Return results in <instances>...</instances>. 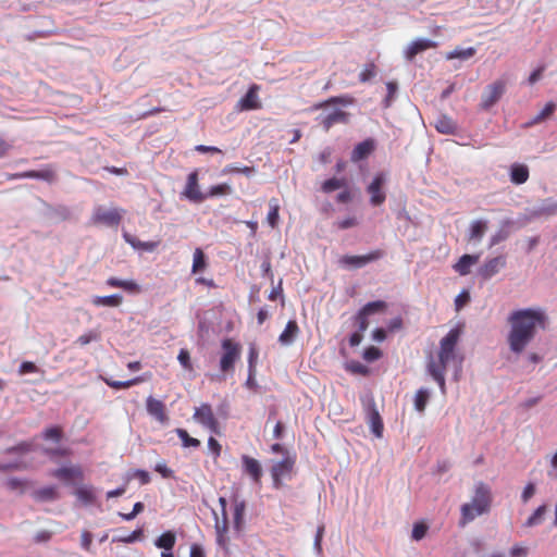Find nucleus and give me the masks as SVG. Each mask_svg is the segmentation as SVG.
I'll return each instance as SVG.
<instances>
[{"label": "nucleus", "instance_id": "e2e57ef3", "mask_svg": "<svg viewBox=\"0 0 557 557\" xmlns=\"http://www.w3.org/2000/svg\"><path fill=\"white\" fill-rule=\"evenodd\" d=\"M51 537H52V532H50L48 530H41L36 533L34 541L37 544L47 543L51 540Z\"/></svg>", "mask_w": 557, "mask_h": 557}, {"label": "nucleus", "instance_id": "c03bdc74", "mask_svg": "<svg viewBox=\"0 0 557 557\" xmlns=\"http://www.w3.org/2000/svg\"><path fill=\"white\" fill-rule=\"evenodd\" d=\"M176 434L181 438L184 447H199L200 441L191 437L184 429H176Z\"/></svg>", "mask_w": 557, "mask_h": 557}, {"label": "nucleus", "instance_id": "f704fd0d", "mask_svg": "<svg viewBox=\"0 0 557 557\" xmlns=\"http://www.w3.org/2000/svg\"><path fill=\"white\" fill-rule=\"evenodd\" d=\"M348 182L345 177H332L323 182L321 189L323 193L330 194L336 189L347 187Z\"/></svg>", "mask_w": 557, "mask_h": 557}, {"label": "nucleus", "instance_id": "7c9ffc66", "mask_svg": "<svg viewBox=\"0 0 557 557\" xmlns=\"http://www.w3.org/2000/svg\"><path fill=\"white\" fill-rule=\"evenodd\" d=\"M352 102H354V99L350 96H335V97H331L324 101H321L319 103H315L312 107V109L320 110V109H324L331 104L348 106V104H351Z\"/></svg>", "mask_w": 557, "mask_h": 557}, {"label": "nucleus", "instance_id": "7ed1b4c3", "mask_svg": "<svg viewBox=\"0 0 557 557\" xmlns=\"http://www.w3.org/2000/svg\"><path fill=\"white\" fill-rule=\"evenodd\" d=\"M492 500L491 487L484 482L476 483L471 500L460 508L459 525L465 527L476 517L487 513L491 510Z\"/></svg>", "mask_w": 557, "mask_h": 557}, {"label": "nucleus", "instance_id": "0e129e2a", "mask_svg": "<svg viewBox=\"0 0 557 557\" xmlns=\"http://www.w3.org/2000/svg\"><path fill=\"white\" fill-rule=\"evenodd\" d=\"M208 447L211 450V453L214 455L215 458H218L221 455V450H222L221 444L214 437H212V436L209 437Z\"/></svg>", "mask_w": 557, "mask_h": 557}, {"label": "nucleus", "instance_id": "8fccbe9b", "mask_svg": "<svg viewBox=\"0 0 557 557\" xmlns=\"http://www.w3.org/2000/svg\"><path fill=\"white\" fill-rule=\"evenodd\" d=\"M232 193V188L228 184L223 183L219 185H214L210 187L207 197H215V196H222V195H228Z\"/></svg>", "mask_w": 557, "mask_h": 557}, {"label": "nucleus", "instance_id": "de8ad7c7", "mask_svg": "<svg viewBox=\"0 0 557 557\" xmlns=\"http://www.w3.org/2000/svg\"><path fill=\"white\" fill-rule=\"evenodd\" d=\"M177 360L186 371L191 372L194 370L191 359H190V354L186 348H182L180 350Z\"/></svg>", "mask_w": 557, "mask_h": 557}, {"label": "nucleus", "instance_id": "5fc2aeb1", "mask_svg": "<svg viewBox=\"0 0 557 557\" xmlns=\"http://www.w3.org/2000/svg\"><path fill=\"white\" fill-rule=\"evenodd\" d=\"M26 481L25 480H22V479H18V478H10L7 482H5V485L9 490L11 491H20L21 493L24 492L25 487H26Z\"/></svg>", "mask_w": 557, "mask_h": 557}, {"label": "nucleus", "instance_id": "bb28decb", "mask_svg": "<svg viewBox=\"0 0 557 557\" xmlns=\"http://www.w3.org/2000/svg\"><path fill=\"white\" fill-rule=\"evenodd\" d=\"M33 497L37 502H51L59 498V493L54 486H45L36 490Z\"/></svg>", "mask_w": 557, "mask_h": 557}, {"label": "nucleus", "instance_id": "f257e3e1", "mask_svg": "<svg viewBox=\"0 0 557 557\" xmlns=\"http://www.w3.org/2000/svg\"><path fill=\"white\" fill-rule=\"evenodd\" d=\"M546 320L545 313L540 309L512 311L508 318L510 331L507 336L510 350L521 354L534 338L536 330L545 329Z\"/></svg>", "mask_w": 557, "mask_h": 557}, {"label": "nucleus", "instance_id": "f8f14e48", "mask_svg": "<svg viewBox=\"0 0 557 557\" xmlns=\"http://www.w3.org/2000/svg\"><path fill=\"white\" fill-rule=\"evenodd\" d=\"M9 181L22 180V178H36L46 182H53L55 180V171L51 165H47L41 170L25 171L21 173L9 174L7 177Z\"/></svg>", "mask_w": 557, "mask_h": 557}, {"label": "nucleus", "instance_id": "b1692460", "mask_svg": "<svg viewBox=\"0 0 557 557\" xmlns=\"http://www.w3.org/2000/svg\"><path fill=\"white\" fill-rule=\"evenodd\" d=\"M300 333L299 326L296 320H289L284 331L278 336V342L283 346H289Z\"/></svg>", "mask_w": 557, "mask_h": 557}, {"label": "nucleus", "instance_id": "ea45409f", "mask_svg": "<svg viewBox=\"0 0 557 557\" xmlns=\"http://www.w3.org/2000/svg\"><path fill=\"white\" fill-rule=\"evenodd\" d=\"M547 511V506L542 505L527 519L524 527L531 528L540 524L543 521L544 515Z\"/></svg>", "mask_w": 557, "mask_h": 557}, {"label": "nucleus", "instance_id": "6e6552de", "mask_svg": "<svg viewBox=\"0 0 557 557\" xmlns=\"http://www.w3.org/2000/svg\"><path fill=\"white\" fill-rule=\"evenodd\" d=\"M382 249H375L363 256H348L345 255L339 259V263L343 267L359 269L367 265L370 262L376 261L384 257Z\"/></svg>", "mask_w": 557, "mask_h": 557}, {"label": "nucleus", "instance_id": "1a4fd4ad", "mask_svg": "<svg viewBox=\"0 0 557 557\" xmlns=\"http://www.w3.org/2000/svg\"><path fill=\"white\" fill-rule=\"evenodd\" d=\"M386 309V302L383 300L371 301L364 305L355 317L359 332H364L369 326L368 317Z\"/></svg>", "mask_w": 557, "mask_h": 557}, {"label": "nucleus", "instance_id": "4d7b16f0", "mask_svg": "<svg viewBox=\"0 0 557 557\" xmlns=\"http://www.w3.org/2000/svg\"><path fill=\"white\" fill-rule=\"evenodd\" d=\"M224 172L225 173H242V174H245L246 176H249L251 175L253 172H255V169L252 166H233V165H228L224 169Z\"/></svg>", "mask_w": 557, "mask_h": 557}, {"label": "nucleus", "instance_id": "338daca9", "mask_svg": "<svg viewBox=\"0 0 557 557\" xmlns=\"http://www.w3.org/2000/svg\"><path fill=\"white\" fill-rule=\"evenodd\" d=\"M92 543V534L89 531H83L81 536V544L85 550H89Z\"/></svg>", "mask_w": 557, "mask_h": 557}, {"label": "nucleus", "instance_id": "4468645a", "mask_svg": "<svg viewBox=\"0 0 557 557\" xmlns=\"http://www.w3.org/2000/svg\"><path fill=\"white\" fill-rule=\"evenodd\" d=\"M233 505V524L236 531H240L245 522L246 500L240 497L238 492H234L231 496Z\"/></svg>", "mask_w": 557, "mask_h": 557}, {"label": "nucleus", "instance_id": "49530a36", "mask_svg": "<svg viewBox=\"0 0 557 557\" xmlns=\"http://www.w3.org/2000/svg\"><path fill=\"white\" fill-rule=\"evenodd\" d=\"M100 339V333L98 331H88L81 336L77 337L76 344L79 346H86L91 342H96Z\"/></svg>", "mask_w": 557, "mask_h": 557}, {"label": "nucleus", "instance_id": "6e6d98bb", "mask_svg": "<svg viewBox=\"0 0 557 557\" xmlns=\"http://www.w3.org/2000/svg\"><path fill=\"white\" fill-rule=\"evenodd\" d=\"M143 535H144L143 529H136L128 535L116 539V541L129 544V543H134L136 541L141 540Z\"/></svg>", "mask_w": 557, "mask_h": 557}, {"label": "nucleus", "instance_id": "6ab92c4d", "mask_svg": "<svg viewBox=\"0 0 557 557\" xmlns=\"http://www.w3.org/2000/svg\"><path fill=\"white\" fill-rule=\"evenodd\" d=\"M242 463L244 473H246L252 482L259 484L263 474L261 463L248 455L242 456Z\"/></svg>", "mask_w": 557, "mask_h": 557}, {"label": "nucleus", "instance_id": "5701e85b", "mask_svg": "<svg viewBox=\"0 0 557 557\" xmlns=\"http://www.w3.org/2000/svg\"><path fill=\"white\" fill-rule=\"evenodd\" d=\"M375 149V143L373 139L368 138L361 143H359L351 152V161L359 162L366 158H368Z\"/></svg>", "mask_w": 557, "mask_h": 557}, {"label": "nucleus", "instance_id": "c9c22d12", "mask_svg": "<svg viewBox=\"0 0 557 557\" xmlns=\"http://www.w3.org/2000/svg\"><path fill=\"white\" fill-rule=\"evenodd\" d=\"M176 543V536L173 532L166 531L162 533L157 540H156V546L159 548H162L164 550H172L174 545Z\"/></svg>", "mask_w": 557, "mask_h": 557}, {"label": "nucleus", "instance_id": "20e7f679", "mask_svg": "<svg viewBox=\"0 0 557 557\" xmlns=\"http://www.w3.org/2000/svg\"><path fill=\"white\" fill-rule=\"evenodd\" d=\"M222 355L220 357L219 368L223 374H232L236 362L240 359L242 346L232 338H224L221 342Z\"/></svg>", "mask_w": 557, "mask_h": 557}, {"label": "nucleus", "instance_id": "aec40b11", "mask_svg": "<svg viewBox=\"0 0 557 557\" xmlns=\"http://www.w3.org/2000/svg\"><path fill=\"white\" fill-rule=\"evenodd\" d=\"M51 475L64 482L83 480L84 473L79 466L62 467L52 471Z\"/></svg>", "mask_w": 557, "mask_h": 557}, {"label": "nucleus", "instance_id": "9d476101", "mask_svg": "<svg viewBox=\"0 0 557 557\" xmlns=\"http://www.w3.org/2000/svg\"><path fill=\"white\" fill-rule=\"evenodd\" d=\"M194 419L214 434H220L219 421L209 404H202L194 412Z\"/></svg>", "mask_w": 557, "mask_h": 557}, {"label": "nucleus", "instance_id": "e433bc0d", "mask_svg": "<svg viewBox=\"0 0 557 557\" xmlns=\"http://www.w3.org/2000/svg\"><path fill=\"white\" fill-rule=\"evenodd\" d=\"M487 230V224L485 221L475 220L472 222L470 226L469 240L480 242L484 236L485 231Z\"/></svg>", "mask_w": 557, "mask_h": 557}, {"label": "nucleus", "instance_id": "79ce46f5", "mask_svg": "<svg viewBox=\"0 0 557 557\" xmlns=\"http://www.w3.org/2000/svg\"><path fill=\"white\" fill-rule=\"evenodd\" d=\"M475 54V49L473 47H469L467 49H455L446 54L447 60L453 59H461L467 60Z\"/></svg>", "mask_w": 557, "mask_h": 557}, {"label": "nucleus", "instance_id": "f3484780", "mask_svg": "<svg viewBox=\"0 0 557 557\" xmlns=\"http://www.w3.org/2000/svg\"><path fill=\"white\" fill-rule=\"evenodd\" d=\"M259 86L253 84L249 87L246 95L239 99L237 109L239 111H250L261 108V102L258 97Z\"/></svg>", "mask_w": 557, "mask_h": 557}, {"label": "nucleus", "instance_id": "412c9836", "mask_svg": "<svg viewBox=\"0 0 557 557\" xmlns=\"http://www.w3.org/2000/svg\"><path fill=\"white\" fill-rule=\"evenodd\" d=\"M146 409L147 412L159 422L164 423L168 421L165 406L161 400L149 396L146 400Z\"/></svg>", "mask_w": 557, "mask_h": 557}, {"label": "nucleus", "instance_id": "4c0bfd02", "mask_svg": "<svg viewBox=\"0 0 557 557\" xmlns=\"http://www.w3.org/2000/svg\"><path fill=\"white\" fill-rule=\"evenodd\" d=\"M75 496L84 505H89L95 502V493L91 486H79L75 490Z\"/></svg>", "mask_w": 557, "mask_h": 557}, {"label": "nucleus", "instance_id": "a19ab883", "mask_svg": "<svg viewBox=\"0 0 557 557\" xmlns=\"http://www.w3.org/2000/svg\"><path fill=\"white\" fill-rule=\"evenodd\" d=\"M430 394L428 389L420 388L417 391L414 396V408L419 412H423L425 410L426 404L429 401Z\"/></svg>", "mask_w": 557, "mask_h": 557}, {"label": "nucleus", "instance_id": "2f4dec72", "mask_svg": "<svg viewBox=\"0 0 557 557\" xmlns=\"http://www.w3.org/2000/svg\"><path fill=\"white\" fill-rule=\"evenodd\" d=\"M369 422H370V428H371L372 433L376 437H381L382 434H383L384 425H383L382 418H381L379 411L375 409L374 406L371 409L370 417H369Z\"/></svg>", "mask_w": 557, "mask_h": 557}, {"label": "nucleus", "instance_id": "39448f33", "mask_svg": "<svg viewBox=\"0 0 557 557\" xmlns=\"http://www.w3.org/2000/svg\"><path fill=\"white\" fill-rule=\"evenodd\" d=\"M123 210L120 209H106L102 206H98L94 209L90 218L91 225H106L116 227L122 221Z\"/></svg>", "mask_w": 557, "mask_h": 557}, {"label": "nucleus", "instance_id": "2eb2a0df", "mask_svg": "<svg viewBox=\"0 0 557 557\" xmlns=\"http://www.w3.org/2000/svg\"><path fill=\"white\" fill-rule=\"evenodd\" d=\"M506 267V257L505 256H497L494 258H491L486 260L480 268H479V275L483 280H490L494 275H496L502 269Z\"/></svg>", "mask_w": 557, "mask_h": 557}, {"label": "nucleus", "instance_id": "393cba45", "mask_svg": "<svg viewBox=\"0 0 557 557\" xmlns=\"http://www.w3.org/2000/svg\"><path fill=\"white\" fill-rule=\"evenodd\" d=\"M479 258L478 255H463L458 262L454 264V270L460 275H468L470 273V267L475 264Z\"/></svg>", "mask_w": 557, "mask_h": 557}, {"label": "nucleus", "instance_id": "cd10ccee", "mask_svg": "<svg viewBox=\"0 0 557 557\" xmlns=\"http://www.w3.org/2000/svg\"><path fill=\"white\" fill-rule=\"evenodd\" d=\"M123 237L126 243H128L135 249L139 250L153 251L159 245L158 242H141L127 233H124Z\"/></svg>", "mask_w": 557, "mask_h": 557}, {"label": "nucleus", "instance_id": "0eeeda50", "mask_svg": "<svg viewBox=\"0 0 557 557\" xmlns=\"http://www.w3.org/2000/svg\"><path fill=\"white\" fill-rule=\"evenodd\" d=\"M219 504L221 506V519L215 516V533H216V543L223 547L226 548L228 544V517L226 511L227 500L225 497L219 498Z\"/></svg>", "mask_w": 557, "mask_h": 557}, {"label": "nucleus", "instance_id": "a211bd4d", "mask_svg": "<svg viewBox=\"0 0 557 557\" xmlns=\"http://www.w3.org/2000/svg\"><path fill=\"white\" fill-rule=\"evenodd\" d=\"M317 121L325 132H329L335 124H346L349 121V113L343 110H335L326 115H319Z\"/></svg>", "mask_w": 557, "mask_h": 557}, {"label": "nucleus", "instance_id": "423d86ee", "mask_svg": "<svg viewBox=\"0 0 557 557\" xmlns=\"http://www.w3.org/2000/svg\"><path fill=\"white\" fill-rule=\"evenodd\" d=\"M505 90L506 83L502 79L490 84L481 96V109L486 111L495 106L505 94Z\"/></svg>", "mask_w": 557, "mask_h": 557}, {"label": "nucleus", "instance_id": "a878e982", "mask_svg": "<svg viewBox=\"0 0 557 557\" xmlns=\"http://www.w3.org/2000/svg\"><path fill=\"white\" fill-rule=\"evenodd\" d=\"M529 180V169L524 164L515 163L510 168V181L516 185H521Z\"/></svg>", "mask_w": 557, "mask_h": 557}, {"label": "nucleus", "instance_id": "f03ea898", "mask_svg": "<svg viewBox=\"0 0 557 557\" xmlns=\"http://www.w3.org/2000/svg\"><path fill=\"white\" fill-rule=\"evenodd\" d=\"M461 335L460 327L451 329L440 342V350L437 357H430L426 369L429 374L438 384L442 394L446 393L445 372L446 368L450 362H456L457 367L460 368L462 363V357H459L456 352V346Z\"/></svg>", "mask_w": 557, "mask_h": 557}, {"label": "nucleus", "instance_id": "4be33fe9", "mask_svg": "<svg viewBox=\"0 0 557 557\" xmlns=\"http://www.w3.org/2000/svg\"><path fill=\"white\" fill-rule=\"evenodd\" d=\"M436 46L437 44L430 39H417L407 47L405 57L407 60L412 61L418 53L436 48Z\"/></svg>", "mask_w": 557, "mask_h": 557}, {"label": "nucleus", "instance_id": "dca6fc26", "mask_svg": "<svg viewBox=\"0 0 557 557\" xmlns=\"http://www.w3.org/2000/svg\"><path fill=\"white\" fill-rule=\"evenodd\" d=\"M183 196L194 202H201L206 199L207 196L203 195L199 189L197 170L189 173L183 191Z\"/></svg>", "mask_w": 557, "mask_h": 557}, {"label": "nucleus", "instance_id": "680f3d73", "mask_svg": "<svg viewBox=\"0 0 557 557\" xmlns=\"http://www.w3.org/2000/svg\"><path fill=\"white\" fill-rule=\"evenodd\" d=\"M278 220V206L276 203H271V209L268 213V222L269 224L274 227Z\"/></svg>", "mask_w": 557, "mask_h": 557}, {"label": "nucleus", "instance_id": "864d4df0", "mask_svg": "<svg viewBox=\"0 0 557 557\" xmlns=\"http://www.w3.org/2000/svg\"><path fill=\"white\" fill-rule=\"evenodd\" d=\"M381 357H382V351L375 346H370V347L366 348L363 351V359L368 362L376 361Z\"/></svg>", "mask_w": 557, "mask_h": 557}, {"label": "nucleus", "instance_id": "3c124183", "mask_svg": "<svg viewBox=\"0 0 557 557\" xmlns=\"http://www.w3.org/2000/svg\"><path fill=\"white\" fill-rule=\"evenodd\" d=\"M428 530H429V527L424 522L414 523L412 533H411L412 540L421 541L426 535Z\"/></svg>", "mask_w": 557, "mask_h": 557}, {"label": "nucleus", "instance_id": "ddd939ff", "mask_svg": "<svg viewBox=\"0 0 557 557\" xmlns=\"http://www.w3.org/2000/svg\"><path fill=\"white\" fill-rule=\"evenodd\" d=\"M294 465L295 459L292 457H286L272 467L271 475L273 480V486L275 488H280L282 486V479L292 473Z\"/></svg>", "mask_w": 557, "mask_h": 557}, {"label": "nucleus", "instance_id": "69168bd1", "mask_svg": "<svg viewBox=\"0 0 557 557\" xmlns=\"http://www.w3.org/2000/svg\"><path fill=\"white\" fill-rule=\"evenodd\" d=\"M357 224H358V222H357L356 218L349 216V218L338 221L336 223V226L339 230H347V228L356 226Z\"/></svg>", "mask_w": 557, "mask_h": 557}, {"label": "nucleus", "instance_id": "c85d7f7f", "mask_svg": "<svg viewBox=\"0 0 557 557\" xmlns=\"http://www.w3.org/2000/svg\"><path fill=\"white\" fill-rule=\"evenodd\" d=\"M107 285H109L110 287H114V288H123L124 290L129 292V293H138L139 292V286L134 281H124V280H120L117 277H109L107 280Z\"/></svg>", "mask_w": 557, "mask_h": 557}, {"label": "nucleus", "instance_id": "bf43d9fd", "mask_svg": "<svg viewBox=\"0 0 557 557\" xmlns=\"http://www.w3.org/2000/svg\"><path fill=\"white\" fill-rule=\"evenodd\" d=\"M470 301V294L467 290L461 292L455 299L456 310L459 311Z\"/></svg>", "mask_w": 557, "mask_h": 557}, {"label": "nucleus", "instance_id": "09e8293b", "mask_svg": "<svg viewBox=\"0 0 557 557\" xmlns=\"http://www.w3.org/2000/svg\"><path fill=\"white\" fill-rule=\"evenodd\" d=\"M258 357H259V352H258L257 347L255 345H250L249 351H248V370L250 372V376L255 375Z\"/></svg>", "mask_w": 557, "mask_h": 557}, {"label": "nucleus", "instance_id": "603ef678", "mask_svg": "<svg viewBox=\"0 0 557 557\" xmlns=\"http://www.w3.org/2000/svg\"><path fill=\"white\" fill-rule=\"evenodd\" d=\"M376 74V67L373 63H369L359 74V81L362 83L369 82Z\"/></svg>", "mask_w": 557, "mask_h": 557}, {"label": "nucleus", "instance_id": "774afa93", "mask_svg": "<svg viewBox=\"0 0 557 557\" xmlns=\"http://www.w3.org/2000/svg\"><path fill=\"white\" fill-rule=\"evenodd\" d=\"M509 554L511 557H525L528 555V548L520 545H515L510 548Z\"/></svg>", "mask_w": 557, "mask_h": 557}, {"label": "nucleus", "instance_id": "58836bf2", "mask_svg": "<svg viewBox=\"0 0 557 557\" xmlns=\"http://www.w3.org/2000/svg\"><path fill=\"white\" fill-rule=\"evenodd\" d=\"M207 268L206 256L201 248H196L194 251L191 272L198 273Z\"/></svg>", "mask_w": 557, "mask_h": 557}, {"label": "nucleus", "instance_id": "9b49d317", "mask_svg": "<svg viewBox=\"0 0 557 557\" xmlns=\"http://www.w3.org/2000/svg\"><path fill=\"white\" fill-rule=\"evenodd\" d=\"M385 183L386 175L384 173H377L367 187V191L370 195V203L372 206L379 207L384 203L386 194L383 190V186Z\"/></svg>", "mask_w": 557, "mask_h": 557}, {"label": "nucleus", "instance_id": "052dcab7", "mask_svg": "<svg viewBox=\"0 0 557 557\" xmlns=\"http://www.w3.org/2000/svg\"><path fill=\"white\" fill-rule=\"evenodd\" d=\"M386 88H387V96L385 98V107H389L391 102L397 91V84L395 82H388L386 84Z\"/></svg>", "mask_w": 557, "mask_h": 557}, {"label": "nucleus", "instance_id": "473e14b6", "mask_svg": "<svg viewBox=\"0 0 557 557\" xmlns=\"http://www.w3.org/2000/svg\"><path fill=\"white\" fill-rule=\"evenodd\" d=\"M104 383L114 389H125L131 386L137 385L139 383H143L145 379L143 376H136L134 379H131L128 381H115L113 379H103Z\"/></svg>", "mask_w": 557, "mask_h": 557}, {"label": "nucleus", "instance_id": "a18cd8bd", "mask_svg": "<svg viewBox=\"0 0 557 557\" xmlns=\"http://www.w3.org/2000/svg\"><path fill=\"white\" fill-rule=\"evenodd\" d=\"M62 436H63L62 428L58 426V425L48 428L42 433V437L45 440H47V441L51 440L57 443L61 441Z\"/></svg>", "mask_w": 557, "mask_h": 557}, {"label": "nucleus", "instance_id": "13d9d810", "mask_svg": "<svg viewBox=\"0 0 557 557\" xmlns=\"http://www.w3.org/2000/svg\"><path fill=\"white\" fill-rule=\"evenodd\" d=\"M38 371V367L32 361H23L18 368L20 375H25L27 373H36Z\"/></svg>", "mask_w": 557, "mask_h": 557}, {"label": "nucleus", "instance_id": "37998d69", "mask_svg": "<svg viewBox=\"0 0 557 557\" xmlns=\"http://www.w3.org/2000/svg\"><path fill=\"white\" fill-rule=\"evenodd\" d=\"M556 109V106L554 102L549 101L545 104V107L543 108V110L536 114L533 120L531 121L530 124H539L543 121H545L546 119H548L555 111Z\"/></svg>", "mask_w": 557, "mask_h": 557}, {"label": "nucleus", "instance_id": "c756f323", "mask_svg": "<svg viewBox=\"0 0 557 557\" xmlns=\"http://www.w3.org/2000/svg\"><path fill=\"white\" fill-rule=\"evenodd\" d=\"M123 297L119 294L109 296H96L92 298V304L97 307H117L122 304Z\"/></svg>", "mask_w": 557, "mask_h": 557}, {"label": "nucleus", "instance_id": "72a5a7b5", "mask_svg": "<svg viewBox=\"0 0 557 557\" xmlns=\"http://www.w3.org/2000/svg\"><path fill=\"white\" fill-rule=\"evenodd\" d=\"M435 128L441 134H454L457 129V126L450 117L443 115L436 120Z\"/></svg>", "mask_w": 557, "mask_h": 557}]
</instances>
